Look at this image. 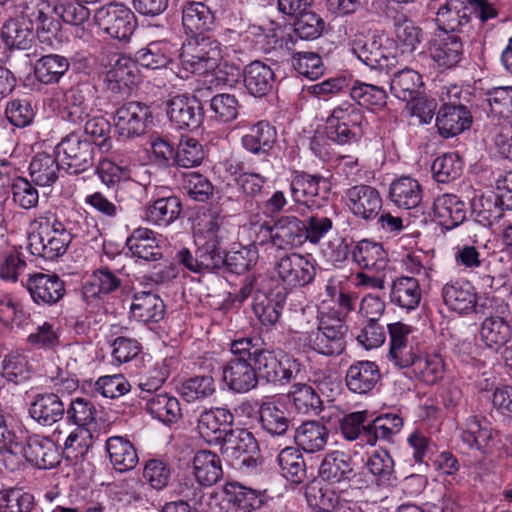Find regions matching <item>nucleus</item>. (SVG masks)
<instances>
[{
	"instance_id": "nucleus-1",
	"label": "nucleus",
	"mask_w": 512,
	"mask_h": 512,
	"mask_svg": "<svg viewBox=\"0 0 512 512\" xmlns=\"http://www.w3.org/2000/svg\"><path fill=\"white\" fill-rule=\"evenodd\" d=\"M35 230L28 237V249L36 257L54 260L62 256L74 233L72 222L47 213L34 220Z\"/></svg>"
},
{
	"instance_id": "nucleus-2",
	"label": "nucleus",
	"mask_w": 512,
	"mask_h": 512,
	"mask_svg": "<svg viewBox=\"0 0 512 512\" xmlns=\"http://www.w3.org/2000/svg\"><path fill=\"white\" fill-rule=\"evenodd\" d=\"M110 130H94L89 133L84 130L82 134L72 132L66 136L57 148H61L64 154L61 167L68 174H80L91 168L94 164V145L103 151L112 148L111 138L108 135Z\"/></svg>"
},
{
	"instance_id": "nucleus-3",
	"label": "nucleus",
	"mask_w": 512,
	"mask_h": 512,
	"mask_svg": "<svg viewBox=\"0 0 512 512\" xmlns=\"http://www.w3.org/2000/svg\"><path fill=\"white\" fill-rule=\"evenodd\" d=\"M247 347L245 337L233 340L230 344L233 356L222 366V381L232 393L245 394L259 385L251 355L242 353Z\"/></svg>"
},
{
	"instance_id": "nucleus-4",
	"label": "nucleus",
	"mask_w": 512,
	"mask_h": 512,
	"mask_svg": "<svg viewBox=\"0 0 512 512\" xmlns=\"http://www.w3.org/2000/svg\"><path fill=\"white\" fill-rule=\"evenodd\" d=\"M286 288L273 278L261 280L253 298L252 309L264 326L275 325L281 316L287 298Z\"/></svg>"
},
{
	"instance_id": "nucleus-5",
	"label": "nucleus",
	"mask_w": 512,
	"mask_h": 512,
	"mask_svg": "<svg viewBox=\"0 0 512 512\" xmlns=\"http://www.w3.org/2000/svg\"><path fill=\"white\" fill-rule=\"evenodd\" d=\"M27 461L26 434L20 421L12 416H2V465L18 471Z\"/></svg>"
},
{
	"instance_id": "nucleus-6",
	"label": "nucleus",
	"mask_w": 512,
	"mask_h": 512,
	"mask_svg": "<svg viewBox=\"0 0 512 512\" xmlns=\"http://www.w3.org/2000/svg\"><path fill=\"white\" fill-rule=\"evenodd\" d=\"M219 58L218 44L205 37L188 40L179 55L182 67L195 74H205L216 68Z\"/></svg>"
},
{
	"instance_id": "nucleus-7",
	"label": "nucleus",
	"mask_w": 512,
	"mask_h": 512,
	"mask_svg": "<svg viewBox=\"0 0 512 512\" xmlns=\"http://www.w3.org/2000/svg\"><path fill=\"white\" fill-rule=\"evenodd\" d=\"M347 331V325L341 321H322L317 329L306 334L304 344L318 354L328 357L339 356L346 348Z\"/></svg>"
},
{
	"instance_id": "nucleus-8",
	"label": "nucleus",
	"mask_w": 512,
	"mask_h": 512,
	"mask_svg": "<svg viewBox=\"0 0 512 512\" xmlns=\"http://www.w3.org/2000/svg\"><path fill=\"white\" fill-rule=\"evenodd\" d=\"M95 23L112 38L127 41L135 29L134 14L124 4L109 3L97 9Z\"/></svg>"
},
{
	"instance_id": "nucleus-9",
	"label": "nucleus",
	"mask_w": 512,
	"mask_h": 512,
	"mask_svg": "<svg viewBox=\"0 0 512 512\" xmlns=\"http://www.w3.org/2000/svg\"><path fill=\"white\" fill-rule=\"evenodd\" d=\"M350 45L351 52L365 65L373 69L386 70L389 73L390 70L396 67L397 59L384 53L380 36L358 34L354 36Z\"/></svg>"
},
{
	"instance_id": "nucleus-10",
	"label": "nucleus",
	"mask_w": 512,
	"mask_h": 512,
	"mask_svg": "<svg viewBox=\"0 0 512 512\" xmlns=\"http://www.w3.org/2000/svg\"><path fill=\"white\" fill-rule=\"evenodd\" d=\"M428 54L441 70L456 67L464 55L463 36L438 33L429 41Z\"/></svg>"
},
{
	"instance_id": "nucleus-11",
	"label": "nucleus",
	"mask_w": 512,
	"mask_h": 512,
	"mask_svg": "<svg viewBox=\"0 0 512 512\" xmlns=\"http://www.w3.org/2000/svg\"><path fill=\"white\" fill-rule=\"evenodd\" d=\"M275 269L283 283L291 287L306 286L316 275L314 261L298 253L282 256L277 261Z\"/></svg>"
},
{
	"instance_id": "nucleus-12",
	"label": "nucleus",
	"mask_w": 512,
	"mask_h": 512,
	"mask_svg": "<svg viewBox=\"0 0 512 512\" xmlns=\"http://www.w3.org/2000/svg\"><path fill=\"white\" fill-rule=\"evenodd\" d=\"M259 424L261 430L272 438L291 439L293 423L289 412L279 401H264L260 404Z\"/></svg>"
},
{
	"instance_id": "nucleus-13",
	"label": "nucleus",
	"mask_w": 512,
	"mask_h": 512,
	"mask_svg": "<svg viewBox=\"0 0 512 512\" xmlns=\"http://www.w3.org/2000/svg\"><path fill=\"white\" fill-rule=\"evenodd\" d=\"M37 305L52 306L65 295V283L57 274L34 273L24 284Z\"/></svg>"
},
{
	"instance_id": "nucleus-14",
	"label": "nucleus",
	"mask_w": 512,
	"mask_h": 512,
	"mask_svg": "<svg viewBox=\"0 0 512 512\" xmlns=\"http://www.w3.org/2000/svg\"><path fill=\"white\" fill-rule=\"evenodd\" d=\"M346 199L351 213L364 220L376 218L382 208L379 191L370 185L352 186L346 191Z\"/></svg>"
},
{
	"instance_id": "nucleus-15",
	"label": "nucleus",
	"mask_w": 512,
	"mask_h": 512,
	"mask_svg": "<svg viewBox=\"0 0 512 512\" xmlns=\"http://www.w3.org/2000/svg\"><path fill=\"white\" fill-rule=\"evenodd\" d=\"M466 0H447L436 14V23L441 33L462 36L471 27V19Z\"/></svg>"
},
{
	"instance_id": "nucleus-16",
	"label": "nucleus",
	"mask_w": 512,
	"mask_h": 512,
	"mask_svg": "<svg viewBox=\"0 0 512 512\" xmlns=\"http://www.w3.org/2000/svg\"><path fill=\"white\" fill-rule=\"evenodd\" d=\"M497 312L499 315L489 316L481 324V340L489 348L499 349L512 338V326L508 316L510 314L507 304L501 305Z\"/></svg>"
},
{
	"instance_id": "nucleus-17",
	"label": "nucleus",
	"mask_w": 512,
	"mask_h": 512,
	"mask_svg": "<svg viewBox=\"0 0 512 512\" xmlns=\"http://www.w3.org/2000/svg\"><path fill=\"white\" fill-rule=\"evenodd\" d=\"M381 373L378 365L369 360H359L351 364L346 370L345 384L354 394H367L372 391L379 380Z\"/></svg>"
},
{
	"instance_id": "nucleus-18",
	"label": "nucleus",
	"mask_w": 512,
	"mask_h": 512,
	"mask_svg": "<svg viewBox=\"0 0 512 512\" xmlns=\"http://www.w3.org/2000/svg\"><path fill=\"white\" fill-rule=\"evenodd\" d=\"M136 62L127 57L119 58L106 74L107 89L116 95L127 96L137 82Z\"/></svg>"
},
{
	"instance_id": "nucleus-19",
	"label": "nucleus",
	"mask_w": 512,
	"mask_h": 512,
	"mask_svg": "<svg viewBox=\"0 0 512 512\" xmlns=\"http://www.w3.org/2000/svg\"><path fill=\"white\" fill-rule=\"evenodd\" d=\"M233 414L226 408H215L202 412L198 418L197 429L202 438L209 442L223 441V435L232 426Z\"/></svg>"
},
{
	"instance_id": "nucleus-20",
	"label": "nucleus",
	"mask_w": 512,
	"mask_h": 512,
	"mask_svg": "<svg viewBox=\"0 0 512 512\" xmlns=\"http://www.w3.org/2000/svg\"><path fill=\"white\" fill-rule=\"evenodd\" d=\"M27 462L39 469H52L60 464L58 446L48 437L35 435L26 438Z\"/></svg>"
},
{
	"instance_id": "nucleus-21",
	"label": "nucleus",
	"mask_w": 512,
	"mask_h": 512,
	"mask_svg": "<svg viewBox=\"0 0 512 512\" xmlns=\"http://www.w3.org/2000/svg\"><path fill=\"white\" fill-rule=\"evenodd\" d=\"M434 216L439 225L446 230H451L466 219V205L454 194H443L438 196L433 204Z\"/></svg>"
},
{
	"instance_id": "nucleus-22",
	"label": "nucleus",
	"mask_w": 512,
	"mask_h": 512,
	"mask_svg": "<svg viewBox=\"0 0 512 512\" xmlns=\"http://www.w3.org/2000/svg\"><path fill=\"white\" fill-rule=\"evenodd\" d=\"M122 286V279L109 267L104 266L94 270L90 279L82 288L83 298L90 302L92 299H102Z\"/></svg>"
},
{
	"instance_id": "nucleus-23",
	"label": "nucleus",
	"mask_w": 512,
	"mask_h": 512,
	"mask_svg": "<svg viewBox=\"0 0 512 512\" xmlns=\"http://www.w3.org/2000/svg\"><path fill=\"white\" fill-rule=\"evenodd\" d=\"M330 185L322 176L307 173L297 174L291 182V192L294 200L299 203H308L315 197L327 198Z\"/></svg>"
},
{
	"instance_id": "nucleus-24",
	"label": "nucleus",
	"mask_w": 512,
	"mask_h": 512,
	"mask_svg": "<svg viewBox=\"0 0 512 512\" xmlns=\"http://www.w3.org/2000/svg\"><path fill=\"white\" fill-rule=\"evenodd\" d=\"M131 317L143 323H156L163 319L165 305L163 300L152 292H138L132 297Z\"/></svg>"
},
{
	"instance_id": "nucleus-25",
	"label": "nucleus",
	"mask_w": 512,
	"mask_h": 512,
	"mask_svg": "<svg viewBox=\"0 0 512 512\" xmlns=\"http://www.w3.org/2000/svg\"><path fill=\"white\" fill-rule=\"evenodd\" d=\"M292 438L297 446L305 452L316 453L325 448L329 438V430L319 421H306L293 431Z\"/></svg>"
},
{
	"instance_id": "nucleus-26",
	"label": "nucleus",
	"mask_w": 512,
	"mask_h": 512,
	"mask_svg": "<svg viewBox=\"0 0 512 512\" xmlns=\"http://www.w3.org/2000/svg\"><path fill=\"white\" fill-rule=\"evenodd\" d=\"M126 246L131 255L144 261H158L163 257L155 233L147 228H137L127 238Z\"/></svg>"
},
{
	"instance_id": "nucleus-27",
	"label": "nucleus",
	"mask_w": 512,
	"mask_h": 512,
	"mask_svg": "<svg viewBox=\"0 0 512 512\" xmlns=\"http://www.w3.org/2000/svg\"><path fill=\"white\" fill-rule=\"evenodd\" d=\"M199 110L193 99L176 95L168 103L167 116L175 128H198L201 125Z\"/></svg>"
},
{
	"instance_id": "nucleus-28",
	"label": "nucleus",
	"mask_w": 512,
	"mask_h": 512,
	"mask_svg": "<svg viewBox=\"0 0 512 512\" xmlns=\"http://www.w3.org/2000/svg\"><path fill=\"white\" fill-rule=\"evenodd\" d=\"M29 413L38 423L50 426L63 418L65 405L55 393L38 394L30 405Z\"/></svg>"
},
{
	"instance_id": "nucleus-29",
	"label": "nucleus",
	"mask_w": 512,
	"mask_h": 512,
	"mask_svg": "<svg viewBox=\"0 0 512 512\" xmlns=\"http://www.w3.org/2000/svg\"><path fill=\"white\" fill-rule=\"evenodd\" d=\"M145 410L164 424L176 423L182 416L179 400L166 392L142 397Z\"/></svg>"
},
{
	"instance_id": "nucleus-30",
	"label": "nucleus",
	"mask_w": 512,
	"mask_h": 512,
	"mask_svg": "<svg viewBox=\"0 0 512 512\" xmlns=\"http://www.w3.org/2000/svg\"><path fill=\"white\" fill-rule=\"evenodd\" d=\"M222 453L228 458L240 460L241 457L259 453V444L254 435L247 429H230L223 435Z\"/></svg>"
},
{
	"instance_id": "nucleus-31",
	"label": "nucleus",
	"mask_w": 512,
	"mask_h": 512,
	"mask_svg": "<svg viewBox=\"0 0 512 512\" xmlns=\"http://www.w3.org/2000/svg\"><path fill=\"white\" fill-rule=\"evenodd\" d=\"M444 303L453 311L467 314L475 309L477 298L474 287L469 282L447 283L442 288Z\"/></svg>"
},
{
	"instance_id": "nucleus-32",
	"label": "nucleus",
	"mask_w": 512,
	"mask_h": 512,
	"mask_svg": "<svg viewBox=\"0 0 512 512\" xmlns=\"http://www.w3.org/2000/svg\"><path fill=\"white\" fill-rule=\"evenodd\" d=\"M353 466L354 462L349 454L336 450L324 457L319 474L324 481L341 488Z\"/></svg>"
},
{
	"instance_id": "nucleus-33",
	"label": "nucleus",
	"mask_w": 512,
	"mask_h": 512,
	"mask_svg": "<svg viewBox=\"0 0 512 512\" xmlns=\"http://www.w3.org/2000/svg\"><path fill=\"white\" fill-rule=\"evenodd\" d=\"M352 259L358 266L375 272L385 271L388 255L382 244L363 239L352 250Z\"/></svg>"
},
{
	"instance_id": "nucleus-34",
	"label": "nucleus",
	"mask_w": 512,
	"mask_h": 512,
	"mask_svg": "<svg viewBox=\"0 0 512 512\" xmlns=\"http://www.w3.org/2000/svg\"><path fill=\"white\" fill-rule=\"evenodd\" d=\"M278 249H293L305 242L304 221L293 215L281 216L274 222Z\"/></svg>"
},
{
	"instance_id": "nucleus-35",
	"label": "nucleus",
	"mask_w": 512,
	"mask_h": 512,
	"mask_svg": "<svg viewBox=\"0 0 512 512\" xmlns=\"http://www.w3.org/2000/svg\"><path fill=\"white\" fill-rule=\"evenodd\" d=\"M389 296L392 304L411 311L419 306L422 293L416 278L403 276L393 280Z\"/></svg>"
},
{
	"instance_id": "nucleus-36",
	"label": "nucleus",
	"mask_w": 512,
	"mask_h": 512,
	"mask_svg": "<svg viewBox=\"0 0 512 512\" xmlns=\"http://www.w3.org/2000/svg\"><path fill=\"white\" fill-rule=\"evenodd\" d=\"M113 120L116 128H147L156 125L151 108L140 102L124 104L117 109Z\"/></svg>"
},
{
	"instance_id": "nucleus-37",
	"label": "nucleus",
	"mask_w": 512,
	"mask_h": 512,
	"mask_svg": "<svg viewBox=\"0 0 512 512\" xmlns=\"http://www.w3.org/2000/svg\"><path fill=\"white\" fill-rule=\"evenodd\" d=\"M214 22L210 8L202 2H187L182 8V24L187 34L202 35Z\"/></svg>"
},
{
	"instance_id": "nucleus-38",
	"label": "nucleus",
	"mask_w": 512,
	"mask_h": 512,
	"mask_svg": "<svg viewBox=\"0 0 512 512\" xmlns=\"http://www.w3.org/2000/svg\"><path fill=\"white\" fill-rule=\"evenodd\" d=\"M460 439L468 449L485 453L492 441V432L486 420L470 416L461 427Z\"/></svg>"
},
{
	"instance_id": "nucleus-39",
	"label": "nucleus",
	"mask_w": 512,
	"mask_h": 512,
	"mask_svg": "<svg viewBox=\"0 0 512 512\" xmlns=\"http://www.w3.org/2000/svg\"><path fill=\"white\" fill-rule=\"evenodd\" d=\"M229 34H237L247 47L254 48L255 50L268 52L275 48L278 38L273 29L265 30L258 25L240 23L235 29H227Z\"/></svg>"
},
{
	"instance_id": "nucleus-40",
	"label": "nucleus",
	"mask_w": 512,
	"mask_h": 512,
	"mask_svg": "<svg viewBox=\"0 0 512 512\" xmlns=\"http://www.w3.org/2000/svg\"><path fill=\"white\" fill-rule=\"evenodd\" d=\"M193 474L203 486L217 483L223 475L219 456L207 450L198 451L193 458Z\"/></svg>"
},
{
	"instance_id": "nucleus-41",
	"label": "nucleus",
	"mask_w": 512,
	"mask_h": 512,
	"mask_svg": "<svg viewBox=\"0 0 512 512\" xmlns=\"http://www.w3.org/2000/svg\"><path fill=\"white\" fill-rule=\"evenodd\" d=\"M245 338L248 350L242 351V353L251 355L258 383L264 381L268 384L271 374L275 369L278 355L273 350L262 348L257 338Z\"/></svg>"
},
{
	"instance_id": "nucleus-42",
	"label": "nucleus",
	"mask_w": 512,
	"mask_h": 512,
	"mask_svg": "<svg viewBox=\"0 0 512 512\" xmlns=\"http://www.w3.org/2000/svg\"><path fill=\"white\" fill-rule=\"evenodd\" d=\"M106 450L113 467L119 472L130 471L138 463V455L131 442L121 436L109 437Z\"/></svg>"
},
{
	"instance_id": "nucleus-43",
	"label": "nucleus",
	"mask_w": 512,
	"mask_h": 512,
	"mask_svg": "<svg viewBox=\"0 0 512 512\" xmlns=\"http://www.w3.org/2000/svg\"><path fill=\"white\" fill-rule=\"evenodd\" d=\"M274 73L272 69L260 62L254 61L248 64L243 71V82L248 92L257 97H262L272 87Z\"/></svg>"
},
{
	"instance_id": "nucleus-44",
	"label": "nucleus",
	"mask_w": 512,
	"mask_h": 512,
	"mask_svg": "<svg viewBox=\"0 0 512 512\" xmlns=\"http://www.w3.org/2000/svg\"><path fill=\"white\" fill-rule=\"evenodd\" d=\"M223 493L228 503L233 504L244 512H253L264 504V496L260 491L243 486L238 482H228L223 487Z\"/></svg>"
},
{
	"instance_id": "nucleus-45",
	"label": "nucleus",
	"mask_w": 512,
	"mask_h": 512,
	"mask_svg": "<svg viewBox=\"0 0 512 512\" xmlns=\"http://www.w3.org/2000/svg\"><path fill=\"white\" fill-rule=\"evenodd\" d=\"M69 67L70 62L66 57L58 54H48L35 62L34 75L43 84H54L60 81Z\"/></svg>"
},
{
	"instance_id": "nucleus-46",
	"label": "nucleus",
	"mask_w": 512,
	"mask_h": 512,
	"mask_svg": "<svg viewBox=\"0 0 512 512\" xmlns=\"http://www.w3.org/2000/svg\"><path fill=\"white\" fill-rule=\"evenodd\" d=\"M390 91L398 99L407 101L414 99L423 85L422 76L411 68H403L395 72H389Z\"/></svg>"
},
{
	"instance_id": "nucleus-47",
	"label": "nucleus",
	"mask_w": 512,
	"mask_h": 512,
	"mask_svg": "<svg viewBox=\"0 0 512 512\" xmlns=\"http://www.w3.org/2000/svg\"><path fill=\"white\" fill-rule=\"evenodd\" d=\"M61 165L57 159L46 152L37 153L31 160L29 171L32 181L39 186H51L58 177Z\"/></svg>"
},
{
	"instance_id": "nucleus-48",
	"label": "nucleus",
	"mask_w": 512,
	"mask_h": 512,
	"mask_svg": "<svg viewBox=\"0 0 512 512\" xmlns=\"http://www.w3.org/2000/svg\"><path fill=\"white\" fill-rule=\"evenodd\" d=\"M392 202L398 207L412 209L417 207L422 200L421 186L413 178L401 177L392 182L389 189Z\"/></svg>"
},
{
	"instance_id": "nucleus-49",
	"label": "nucleus",
	"mask_w": 512,
	"mask_h": 512,
	"mask_svg": "<svg viewBox=\"0 0 512 512\" xmlns=\"http://www.w3.org/2000/svg\"><path fill=\"white\" fill-rule=\"evenodd\" d=\"M181 210L178 197H162L146 207L145 218L152 224L167 226L179 217Z\"/></svg>"
},
{
	"instance_id": "nucleus-50",
	"label": "nucleus",
	"mask_w": 512,
	"mask_h": 512,
	"mask_svg": "<svg viewBox=\"0 0 512 512\" xmlns=\"http://www.w3.org/2000/svg\"><path fill=\"white\" fill-rule=\"evenodd\" d=\"M365 467L378 486H391L397 480L394 470V460L385 451H375L367 459Z\"/></svg>"
},
{
	"instance_id": "nucleus-51",
	"label": "nucleus",
	"mask_w": 512,
	"mask_h": 512,
	"mask_svg": "<svg viewBox=\"0 0 512 512\" xmlns=\"http://www.w3.org/2000/svg\"><path fill=\"white\" fill-rule=\"evenodd\" d=\"M472 211L479 222L492 225L505 217L506 207L501 204L499 197L490 193L475 197L471 203Z\"/></svg>"
},
{
	"instance_id": "nucleus-52",
	"label": "nucleus",
	"mask_w": 512,
	"mask_h": 512,
	"mask_svg": "<svg viewBox=\"0 0 512 512\" xmlns=\"http://www.w3.org/2000/svg\"><path fill=\"white\" fill-rule=\"evenodd\" d=\"M277 461L287 480L293 483H302L306 478L305 462L297 447L287 446L282 449Z\"/></svg>"
},
{
	"instance_id": "nucleus-53",
	"label": "nucleus",
	"mask_w": 512,
	"mask_h": 512,
	"mask_svg": "<svg viewBox=\"0 0 512 512\" xmlns=\"http://www.w3.org/2000/svg\"><path fill=\"white\" fill-rule=\"evenodd\" d=\"M474 116L464 104L440 106L435 118L436 128H470Z\"/></svg>"
},
{
	"instance_id": "nucleus-54",
	"label": "nucleus",
	"mask_w": 512,
	"mask_h": 512,
	"mask_svg": "<svg viewBox=\"0 0 512 512\" xmlns=\"http://www.w3.org/2000/svg\"><path fill=\"white\" fill-rule=\"evenodd\" d=\"M288 398L295 409L305 415H318L322 410V400L316 391L306 384H294Z\"/></svg>"
},
{
	"instance_id": "nucleus-55",
	"label": "nucleus",
	"mask_w": 512,
	"mask_h": 512,
	"mask_svg": "<svg viewBox=\"0 0 512 512\" xmlns=\"http://www.w3.org/2000/svg\"><path fill=\"white\" fill-rule=\"evenodd\" d=\"M15 234L9 235L6 240L4 262L2 263V280L17 282L18 276L26 269V262L21 257L22 246L15 241Z\"/></svg>"
},
{
	"instance_id": "nucleus-56",
	"label": "nucleus",
	"mask_w": 512,
	"mask_h": 512,
	"mask_svg": "<svg viewBox=\"0 0 512 512\" xmlns=\"http://www.w3.org/2000/svg\"><path fill=\"white\" fill-rule=\"evenodd\" d=\"M197 256L200 264L201 273L217 272L224 267L223 252L221 244L212 241H201L197 238Z\"/></svg>"
},
{
	"instance_id": "nucleus-57",
	"label": "nucleus",
	"mask_w": 512,
	"mask_h": 512,
	"mask_svg": "<svg viewBox=\"0 0 512 512\" xmlns=\"http://www.w3.org/2000/svg\"><path fill=\"white\" fill-rule=\"evenodd\" d=\"M170 46L165 42H151L136 52V61L148 69L165 67L171 61Z\"/></svg>"
},
{
	"instance_id": "nucleus-58",
	"label": "nucleus",
	"mask_w": 512,
	"mask_h": 512,
	"mask_svg": "<svg viewBox=\"0 0 512 512\" xmlns=\"http://www.w3.org/2000/svg\"><path fill=\"white\" fill-rule=\"evenodd\" d=\"M364 122L368 124L367 117L363 114V110L351 103H343L336 107L327 118V123L331 128L362 127Z\"/></svg>"
},
{
	"instance_id": "nucleus-59",
	"label": "nucleus",
	"mask_w": 512,
	"mask_h": 512,
	"mask_svg": "<svg viewBox=\"0 0 512 512\" xmlns=\"http://www.w3.org/2000/svg\"><path fill=\"white\" fill-rule=\"evenodd\" d=\"M31 36L32 32L22 17L10 19L2 26V41L10 50L26 49Z\"/></svg>"
},
{
	"instance_id": "nucleus-60",
	"label": "nucleus",
	"mask_w": 512,
	"mask_h": 512,
	"mask_svg": "<svg viewBox=\"0 0 512 512\" xmlns=\"http://www.w3.org/2000/svg\"><path fill=\"white\" fill-rule=\"evenodd\" d=\"M171 465L163 459H149L143 469V479L153 490L162 491L170 483Z\"/></svg>"
},
{
	"instance_id": "nucleus-61",
	"label": "nucleus",
	"mask_w": 512,
	"mask_h": 512,
	"mask_svg": "<svg viewBox=\"0 0 512 512\" xmlns=\"http://www.w3.org/2000/svg\"><path fill=\"white\" fill-rule=\"evenodd\" d=\"M302 364L292 355L280 353L268 384L287 385L294 381L301 373Z\"/></svg>"
},
{
	"instance_id": "nucleus-62",
	"label": "nucleus",
	"mask_w": 512,
	"mask_h": 512,
	"mask_svg": "<svg viewBox=\"0 0 512 512\" xmlns=\"http://www.w3.org/2000/svg\"><path fill=\"white\" fill-rule=\"evenodd\" d=\"M463 163L456 154H444L437 157L431 166L434 179L439 183H449L462 173Z\"/></svg>"
},
{
	"instance_id": "nucleus-63",
	"label": "nucleus",
	"mask_w": 512,
	"mask_h": 512,
	"mask_svg": "<svg viewBox=\"0 0 512 512\" xmlns=\"http://www.w3.org/2000/svg\"><path fill=\"white\" fill-rule=\"evenodd\" d=\"M350 95L361 106L382 107L387 100V92L383 87L363 82H355L350 89Z\"/></svg>"
},
{
	"instance_id": "nucleus-64",
	"label": "nucleus",
	"mask_w": 512,
	"mask_h": 512,
	"mask_svg": "<svg viewBox=\"0 0 512 512\" xmlns=\"http://www.w3.org/2000/svg\"><path fill=\"white\" fill-rule=\"evenodd\" d=\"M305 496L309 507L316 512H333L339 503L336 493L327 488L310 486Z\"/></svg>"
}]
</instances>
